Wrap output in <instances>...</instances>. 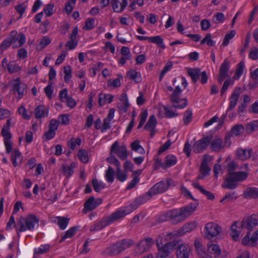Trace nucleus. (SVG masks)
Returning <instances> with one entry per match:
<instances>
[{"instance_id":"412c9836","label":"nucleus","mask_w":258,"mask_h":258,"mask_svg":"<svg viewBox=\"0 0 258 258\" xmlns=\"http://www.w3.org/2000/svg\"><path fill=\"white\" fill-rule=\"evenodd\" d=\"M137 38L139 40H148L150 42L156 44L158 47L164 49L165 47L163 43V39L160 36H156L154 37H149L146 36H137Z\"/></svg>"},{"instance_id":"7c9ffc66","label":"nucleus","mask_w":258,"mask_h":258,"mask_svg":"<svg viewBox=\"0 0 258 258\" xmlns=\"http://www.w3.org/2000/svg\"><path fill=\"white\" fill-rule=\"evenodd\" d=\"M177 162L176 157L172 155H168L166 157L165 161L161 164V167L163 169H166L175 165Z\"/></svg>"},{"instance_id":"aec40b11","label":"nucleus","mask_w":258,"mask_h":258,"mask_svg":"<svg viewBox=\"0 0 258 258\" xmlns=\"http://www.w3.org/2000/svg\"><path fill=\"white\" fill-rule=\"evenodd\" d=\"M241 88L240 87H236L231 94L229 98L230 103L229 106L227 110V112L232 110L236 105L239 97L241 93Z\"/></svg>"},{"instance_id":"f257e3e1","label":"nucleus","mask_w":258,"mask_h":258,"mask_svg":"<svg viewBox=\"0 0 258 258\" xmlns=\"http://www.w3.org/2000/svg\"><path fill=\"white\" fill-rule=\"evenodd\" d=\"M198 205V201L196 200L186 206L169 210L159 216V221L163 222L171 220L174 224L181 223L195 211Z\"/></svg>"},{"instance_id":"0e129e2a","label":"nucleus","mask_w":258,"mask_h":258,"mask_svg":"<svg viewBox=\"0 0 258 258\" xmlns=\"http://www.w3.org/2000/svg\"><path fill=\"white\" fill-rule=\"evenodd\" d=\"M95 19L94 18L87 19L85 22V26L83 27L84 29L89 30L94 28Z\"/></svg>"},{"instance_id":"b1692460","label":"nucleus","mask_w":258,"mask_h":258,"mask_svg":"<svg viewBox=\"0 0 258 258\" xmlns=\"http://www.w3.org/2000/svg\"><path fill=\"white\" fill-rule=\"evenodd\" d=\"M197 226V223L195 221L186 223L176 231V234L178 236H182L194 230Z\"/></svg>"},{"instance_id":"2f4dec72","label":"nucleus","mask_w":258,"mask_h":258,"mask_svg":"<svg viewBox=\"0 0 258 258\" xmlns=\"http://www.w3.org/2000/svg\"><path fill=\"white\" fill-rule=\"evenodd\" d=\"M48 114V109L44 105H39L35 109V114L36 118H40Z\"/></svg>"},{"instance_id":"0eeeda50","label":"nucleus","mask_w":258,"mask_h":258,"mask_svg":"<svg viewBox=\"0 0 258 258\" xmlns=\"http://www.w3.org/2000/svg\"><path fill=\"white\" fill-rule=\"evenodd\" d=\"M154 244V240L151 237H147L141 240L137 245L135 250L138 254H142L148 251Z\"/></svg>"},{"instance_id":"1a4fd4ad","label":"nucleus","mask_w":258,"mask_h":258,"mask_svg":"<svg viewBox=\"0 0 258 258\" xmlns=\"http://www.w3.org/2000/svg\"><path fill=\"white\" fill-rule=\"evenodd\" d=\"M221 231V227L214 222H209L205 227V234L209 239L217 236Z\"/></svg>"},{"instance_id":"ea45409f","label":"nucleus","mask_w":258,"mask_h":258,"mask_svg":"<svg viewBox=\"0 0 258 258\" xmlns=\"http://www.w3.org/2000/svg\"><path fill=\"white\" fill-rule=\"evenodd\" d=\"M127 77L131 80H134L136 83H140L141 81L140 73L135 70H130L127 73Z\"/></svg>"},{"instance_id":"4c0bfd02","label":"nucleus","mask_w":258,"mask_h":258,"mask_svg":"<svg viewBox=\"0 0 258 258\" xmlns=\"http://www.w3.org/2000/svg\"><path fill=\"white\" fill-rule=\"evenodd\" d=\"M121 252L134 244V241L131 239H124L118 241Z\"/></svg>"},{"instance_id":"f704fd0d","label":"nucleus","mask_w":258,"mask_h":258,"mask_svg":"<svg viewBox=\"0 0 258 258\" xmlns=\"http://www.w3.org/2000/svg\"><path fill=\"white\" fill-rule=\"evenodd\" d=\"M113 96L111 94H100L99 95L98 104L100 107H102L106 102L108 103L112 102Z\"/></svg>"},{"instance_id":"cd10ccee","label":"nucleus","mask_w":258,"mask_h":258,"mask_svg":"<svg viewBox=\"0 0 258 258\" xmlns=\"http://www.w3.org/2000/svg\"><path fill=\"white\" fill-rule=\"evenodd\" d=\"M78 28L75 27L73 28L72 33L70 36V40L68 41L66 44V46L70 49H74L78 45V41L76 40L78 35Z\"/></svg>"},{"instance_id":"c756f323","label":"nucleus","mask_w":258,"mask_h":258,"mask_svg":"<svg viewBox=\"0 0 258 258\" xmlns=\"http://www.w3.org/2000/svg\"><path fill=\"white\" fill-rule=\"evenodd\" d=\"M23 157L21 153L18 150H15L12 154L11 160L14 167L22 163Z\"/></svg>"},{"instance_id":"6e6d98bb","label":"nucleus","mask_w":258,"mask_h":258,"mask_svg":"<svg viewBox=\"0 0 258 258\" xmlns=\"http://www.w3.org/2000/svg\"><path fill=\"white\" fill-rule=\"evenodd\" d=\"M235 34L236 32L235 30H231L229 31L228 33L226 34L224 38L222 45L223 46H227L230 40L234 37Z\"/></svg>"},{"instance_id":"6e6552de","label":"nucleus","mask_w":258,"mask_h":258,"mask_svg":"<svg viewBox=\"0 0 258 258\" xmlns=\"http://www.w3.org/2000/svg\"><path fill=\"white\" fill-rule=\"evenodd\" d=\"M129 213V206L126 207H122L117 209L115 212L112 213L109 216L106 217L109 223L110 224L115 221L123 218Z\"/></svg>"},{"instance_id":"ddd939ff","label":"nucleus","mask_w":258,"mask_h":258,"mask_svg":"<svg viewBox=\"0 0 258 258\" xmlns=\"http://www.w3.org/2000/svg\"><path fill=\"white\" fill-rule=\"evenodd\" d=\"M250 232L248 231L246 235L242 239V243L243 245H249L251 247H254L257 245L258 240V230L254 232L250 238Z\"/></svg>"},{"instance_id":"7ed1b4c3","label":"nucleus","mask_w":258,"mask_h":258,"mask_svg":"<svg viewBox=\"0 0 258 258\" xmlns=\"http://www.w3.org/2000/svg\"><path fill=\"white\" fill-rule=\"evenodd\" d=\"M247 174L244 172L239 171L234 173H228L222 187L228 189H234L237 185L236 182L244 180L247 177Z\"/></svg>"},{"instance_id":"864d4df0","label":"nucleus","mask_w":258,"mask_h":258,"mask_svg":"<svg viewBox=\"0 0 258 258\" xmlns=\"http://www.w3.org/2000/svg\"><path fill=\"white\" fill-rule=\"evenodd\" d=\"M13 43L14 44V43L12 40H10L8 38L4 40L0 45V54H2Z\"/></svg>"},{"instance_id":"9b49d317","label":"nucleus","mask_w":258,"mask_h":258,"mask_svg":"<svg viewBox=\"0 0 258 258\" xmlns=\"http://www.w3.org/2000/svg\"><path fill=\"white\" fill-rule=\"evenodd\" d=\"M102 203L101 199H95L93 196L90 197L85 203L83 209V213H86L96 208Z\"/></svg>"},{"instance_id":"f3484780","label":"nucleus","mask_w":258,"mask_h":258,"mask_svg":"<svg viewBox=\"0 0 258 258\" xmlns=\"http://www.w3.org/2000/svg\"><path fill=\"white\" fill-rule=\"evenodd\" d=\"M208 156L207 155H204L203 156V161L200 167L201 174L198 176V179H203L205 176L209 175L211 169L208 165Z\"/></svg>"},{"instance_id":"20e7f679","label":"nucleus","mask_w":258,"mask_h":258,"mask_svg":"<svg viewBox=\"0 0 258 258\" xmlns=\"http://www.w3.org/2000/svg\"><path fill=\"white\" fill-rule=\"evenodd\" d=\"M258 225V214H253L251 215L245 217L241 222L242 228L247 229L251 231Z\"/></svg>"},{"instance_id":"2eb2a0df","label":"nucleus","mask_w":258,"mask_h":258,"mask_svg":"<svg viewBox=\"0 0 258 258\" xmlns=\"http://www.w3.org/2000/svg\"><path fill=\"white\" fill-rule=\"evenodd\" d=\"M10 40H12L14 43L16 41H18L19 44H14L13 47L16 48L22 46L26 41V38L24 34L20 33L17 35V32L16 31H13L11 32V34L8 38Z\"/></svg>"},{"instance_id":"8fccbe9b","label":"nucleus","mask_w":258,"mask_h":258,"mask_svg":"<svg viewBox=\"0 0 258 258\" xmlns=\"http://www.w3.org/2000/svg\"><path fill=\"white\" fill-rule=\"evenodd\" d=\"M257 129L258 120H254L250 122L245 127V130L248 134H250L252 132L256 131Z\"/></svg>"},{"instance_id":"774afa93","label":"nucleus","mask_w":258,"mask_h":258,"mask_svg":"<svg viewBox=\"0 0 258 258\" xmlns=\"http://www.w3.org/2000/svg\"><path fill=\"white\" fill-rule=\"evenodd\" d=\"M121 54L124 56H126V58L130 60L132 57V55L128 47L126 46H122L121 48Z\"/></svg>"},{"instance_id":"3c124183","label":"nucleus","mask_w":258,"mask_h":258,"mask_svg":"<svg viewBox=\"0 0 258 258\" xmlns=\"http://www.w3.org/2000/svg\"><path fill=\"white\" fill-rule=\"evenodd\" d=\"M69 218L65 217H58L57 223L59 226L60 229H61V230H64L67 228L69 224Z\"/></svg>"},{"instance_id":"f03ea898","label":"nucleus","mask_w":258,"mask_h":258,"mask_svg":"<svg viewBox=\"0 0 258 258\" xmlns=\"http://www.w3.org/2000/svg\"><path fill=\"white\" fill-rule=\"evenodd\" d=\"M39 219L34 215L29 214L26 218L21 217L18 222L20 225V228L17 229L18 236H20V233L27 230L33 231L36 225L39 226Z\"/></svg>"},{"instance_id":"69168bd1","label":"nucleus","mask_w":258,"mask_h":258,"mask_svg":"<svg viewBox=\"0 0 258 258\" xmlns=\"http://www.w3.org/2000/svg\"><path fill=\"white\" fill-rule=\"evenodd\" d=\"M54 5L52 4H47L44 8L43 11L47 16H51L53 14Z\"/></svg>"},{"instance_id":"4d7b16f0","label":"nucleus","mask_w":258,"mask_h":258,"mask_svg":"<svg viewBox=\"0 0 258 258\" xmlns=\"http://www.w3.org/2000/svg\"><path fill=\"white\" fill-rule=\"evenodd\" d=\"M244 67V63L243 61H241L237 65V69L234 77L236 79H239V78L242 75L243 72Z\"/></svg>"},{"instance_id":"13d9d810","label":"nucleus","mask_w":258,"mask_h":258,"mask_svg":"<svg viewBox=\"0 0 258 258\" xmlns=\"http://www.w3.org/2000/svg\"><path fill=\"white\" fill-rule=\"evenodd\" d=\"M131 147H132V149L135 151H138L140 150L141 151H140V152L141 154L145 153L144 149L140 145V142L138 140H136V141L133 142V143H132Z\"/></svg>"},{"instance_id":"a18cd8bd","label":"nucleus","mask_w":258,"mask_h":258,"mask_svg":"<svg viewBox=\"0 0 258 258\" xmlns=\"http://www.w3.org/2000/svg\"><path fill=\"white\" fill-rule=\"evenodd\" d=\"M237 222H235L231 226V229L232 231L231 236L235 241H237L238 240L239 236L240 233V231L237 230Z\"/></svg>"},{"instance_id":"a19ab883","label":"nucleus","mask_w":258,"mask_h":258,"mask_svg":"<svg viewBox=\"0 0 258 258\" xmlns=\"http://www.w3.org/2000/svg\"><path fill=\"white\" fill-rule=\"evenodd\" d=\"M157 124V121L156 117L154 115H152L149 117V120L144 126V128L153 130L155 128Z\"/></svg>"},{"instance_id":"c85d7f7f","label":"nucleus","mask_w":258,"mask_h":258,"mask_svg":"<svg viewBox=\"0 0 258 258\" xmlns=\"http://www.w3.org/2000/svg\"><path fill=\"white\" fill-rule=\"evenodd\" d=\"M211 147L213 151L218 152L221 149L224 148V145L222 142V139L219 137H215V138L211 141Z\"/></svg>"},{"instance_id":"bb28decb","label":"nucleus","mask_w":258,"mask_h":258,"mask_svg":"<svg viewBox=\"0 0 258 258\" xmlns=\"http://www.w3.org/2000/svg\"><path fill=\"white\" fill-rule=\"evenodd\" d=\"M121 252V250L118 241L106 247L104 250V253L108 255H116Z\"/></svg>"},{"instance_id":"5701e85b","label":"nucleus","mask_w":258,"mask_h":258,"mask_svg":"<svg viewBox=\"0 0 258 258\" xmlns=\"http://www.w3.org/2000/svg\"><path fill=\"white\" fill-rule=\"evenodd\" d=\"M110 224L106 217L103 218L102 220L95 222L90 227L89 230L91 232H97L100 231Z\"/></svg>"},{"instance_id":"37998d69","label":"nucleus","mask_w":258,"mask_h":258,"mask_svg":"<svg viewBox=\"0 0 258 258\" xmlns=\"http://www.w3.org/2000/svg\"><path fill=\"white\" fill-rule=\"evenodd\" d=\"M76 167V164L73 162L70 166L62 165V168L64 174L67 177H70L74 172V168Z\"/></svg>"},{"instance_id":"c03bdc74","label":"nucleus","mask_w":258,"mask_h":258,"mask_svg":"<svg viewBox=\"0 0 258 258\" xmlns=\"http://www.w3.org/2000/svg\"><path fill=\"white\" fill-rule=\"evenodd\" d=\"M92 184L94 188V190L96 192H100L101 189L104 188L105 187V184L103 182L98 180L96 179H92Z\"/></svg>"},{"instance_id":"a211bd4d","label":"nucleus","mask_w":258,"mask_h":258,"mask_svg":"<svg viewBox=\"0 0 258 258\" xmlns=\"http://www.w3.org/2000/svg\"><path fill=\"white\" fill-rule=\"evenodd\" d=\"M229 62L226 59L220 66L219 75L218 78L219 83H221L228 76V72L229 69Z\"/></svg>"},{"instance_id":"a878e982","label":"nucleus","mask_w":258,"mask_h":258,"mask_svg":"<svg viewBox=\"0 0 258 258\" xmlns=\"http://www.w3.org/2000/svg\"><path fill=\"white\" fill-rule=\"evenodd\" d=\"M171 246V243L166 242L162 247L158 248L156 258H168Z\"/></svg>"},{"instance_id":"473e14b6","label":"nucleus","mask_w":258,"mask_h":258,"mask_svg":"<svg viewBox=\"0 0 258 258\" xmlns=\"http://www.w3.org/2000/svg\"><path fill=\"white\" fill-rule=\"evenodd\" d=\"M252 149H238L237 151V155L238 157L241 160H245L249 158L251 156Z\"/></svg>"},{"instance_id":"680f3d73","label":"nucleus","mask_w":258,"mask_h":258,"mask_svg":"<svg viewBox=\"0 0 258 258\" xmlns=\"http://www.w3.org/2000/svg\"><path fill=\"white\" fill-rule=\"evenodd\" d=\"M172 197V196L170 195H164L161 200L163 202L165 203L166 204L171 206L174 204V199Z\"/></svg>"},{"instance_id":"c9c22d12","label":"nucleus","mask_w":258,"mask_h":258,"mask_svg":"<svg viewBox=\"0 0 258 258\" xmlns=\"http://www.w3.org/2000/svg\"><path fill=\"white\" fill-rule=\"evenodd\" d=\"M244 131V126L241 124L234 125L228 133L232 137L238 136L241 135Z\"/></svg>"},{"instance_id":"423d86ee","label":"nucleus","mask_w":258,"mask_h":258,"mask_svg":"<svg viewBox=\"0 0 258 258\" xmlns=\"http://www.w3.org/2000/svg\"><path fill=\"white\" fill-rule=\"evenodd\" d=\"M115 153L122 160H125L128 156V152L125 145L119 146L117 141L115 142L111 147L110 155Z\"/></svg>"},{"instance_id":"603ef678","label":"nucleus","mask_w":258,"mask_h":258,"mask_svg":"<svg viewBox=\"0 0 258 258\" xmlns=\"http://www.w3.org/2000/svg\"><path fill=\"white\" fill-rule=\"evenodd\" d=\"M64 73L65 74L64 77V81L67 83L70 82L71 78H72V69L71 66H67L63 67Z\"/></svg>"},{"instance_id":"4be33fe9","label":"nucleus","mask_w":258,"mask_h":258,"mask_svg":"<svg viewBox=\"0 0 258 258\" xmlns=\"http://www.w3.org/2000/svg\"><path fill=\"white\" fill-rule=\"evenodd\" d=\"M119 101L120 102L118 104V108L120 112L126 113L130 106L126 93H123L120 95Z\"/></svg>"},{"instance_id":"4468645a","label":"nucleus","mask_w":258,"mask_h":258,"mask_svg":"<svg viewBox=\"0 0 258 258\" xmlns=\"http://www.w3.org/2000/svg\"><path fill=\"white\" fill-rule=\"evenodd\" d=\"M12 89L13 92H17L19 95V98H21L24 95L26 88V86L24 83H21V80L19 78L13 80L11 82Z\"/></svg>"},{"instance_id":"39448f33","label":"nucleus","mask_w":258,"mask_h":258,"mask_svg":"<svg viewBox=\"0 0 258 258\" xmlns=\"http://www.w3.org/2000/svg\"><path fill=\"white\" fill-rule=\"evenodd\" d=\"M181 93V90L179 86H176L173 93L170 96V100L173 104V107L175 108L181 109L185 107L187 105V99L186 98L183 99L184 103L181 105H178V104L181 100V99L179 98V95Z\"/></svg>"},{"instance_id":"bf43d9fd","label":"nucleus","mask_w":258,"mask_h":258,"mask_svg":"<svg viewBox=\"0 0 258 258\" xmlns=\"http://www.w3.org/2000/svg\"><path fill=\"white\" fill-rule=\"evenodd\" d=\"M147 116H148L147 110L146 109L141 113V114L140 115V123L138 126V128H140L143 126V125H144V123L145 122V121L147 119Z\"/></svg>"},{"instance_id":"e2e57ef3","label":"nucleus","mask_w":258,"mask_h":258,"mask_svg":"<svg viewBox=\"0 0 258 258\" xmlns=\"http://www.w3.org/2000/svg\"><path fill=\"white\" fill-rule=\"evenodd\" d=\"M163 109L165 112V115L167 117L171 118L178 115L177 113H175L173 110H170L166 106L163 105Z\"/></svg>"},{"instance_id":"393cba45","label":"nucleus","mask_w":258,"mask_h":258,"mask_svg":"<svg viewBox=\"0 0 258 258\" xmlns=\"http://www.w3.org/2000/svg\"><path fill=\"white\" fill-rule=\"evenodd\" d=\"M190 249L188 245L185 244H181L178 246L176 250L177 258H188L189 255Z\"/></svg>"},{"instance_id":"5fc2aeb1","label":"nucleus","mask_w":258,"mask_h":258,"mask_svg":"<svg viewBox=\"0 0 258 258\" xmlns=\"http://www.w3.org/2000/svg\"><path fill=\"white\" fill-rule=\"evenodd\" d=\"M192 112L191 110H187L184 113L183 120L184 124H188L192 120Z\"/></svg>"},{"instance_id":"49530a36","label":"nucleus","mask_w":258,"mask_h":258,"mask_svg":"<svg viewBox=\"0 0 258 258\" xmlns=\"http://www.w3.org/2000/svg\"><path fill=\"white\" fill-rule=\"evenodd\" d=\"M78 157L84 163H87L89 161L88 152L85 149H80L79 150Z\"/></svg>"},{"instance_id":"f8f14e48","label":"nucleus","mask_w":258,"mask_h":258,"mask_svg":"<svg viewBox=\"0 0 258 258\" xmlns=\"http://www.w3.org/2000/svg\"><path fill=\"white\" fill-rule=\"evenodd\" d=\"M153 195H142L137 198L133 202L129 205V213H131L137 209L140 205L145 203L152 198Z\"/></svg>"},{"instance_id":"052dcab7","label":"nucleus","mask_w":258,"mask_h":258,"mask_svg":"<svg viewBox=\"0 0 258 258\" xmlns=\"http://www.w3.org/2000/svg\"><path fill=\"white\" fill-rule=\"evenodd\" d=\"M114 174V171L113 168L111 166H109L105 175L106 179L109 182H113Z\"/></svg>"},{"instance_id":"9d476101","label":"nucleus","mask_w":258,"mask_h":258,"mask_svg":"<svg viewBox=\"0 0 258 258\" xmlns=\"http://www.w3.org/2000/svg\"><path fill=\"white\" fill-rule=\"evenodd\" d=\"M212 140V137L206 136L203 137L200 140L195 142L193 145V151L196 153H199L203 152L208 146Z\"/></svg>"},{"instance_id":"e433bc0d","label":"nucleus","mask_w":258,"mask_h":258,"mask_svg":"<svg viewBox=\"0 0 258 258\" xmlns=\"http://www.w3.org/2000/svg\"><path fill=\"white\" fill-rule=\"evenodd\" d=\"M208 250L210 253L214 254L215 256L220 255L221 253L219 245L212 242L208 243Z\"/></svg>"},{"instance_id":"79ce46f5","label":"nucleus","mask_w":258,"mask_h":258,"mask_svg":"<svg viewBox=\"0 0 258 258\" xmlns=\"http://www.w3.org/2000/svg\"><path fill=\"white\" fill-rule=\"evenodd\" d=\"M77 231V227H73L70 228L69 230L66 231L64 234V235L62 236L60 242L63 241L67 238L72 237L76 233Z\"/></svg>"},{"instance_id":"09e8293b","label":"nucleus","mask_w":258,"mask_h":258,"mask_svg":"<svg viewBox=\"0 0 258 258\" xmlns=\"http://www.w3.org/2000/svg\"><path fill=\"white\" fill-rule=\"evenodd\" d=\"M81 144V139L79 138L75 139L72 138L68 142V147L72 150H74L76 147V145L80 146Z\"/></svg>"},{"instance_id":"338daca9","label":"nucleus","mask_w":258,"mask_h":258,"mask_svg":"<svg viewBox=\"0 0 258 258\" xmlns=\"http://www.w3.org/2000/svg\"><path fill=\"white\" fill-rule=\"evenodd\" d=\"M2 135L4 138V140L11 139L12 138V135L8 127H3L2 128Z\"/></svg>"},{"instance_id":"58836bf2","label":"nucleus","mask_w":258,"mask_h":258,"mask_svg":"<svg viewBox=\"0 0 258 258\" xmlns=\"http://www.w3.org/2000/svg\"><path fill=\"white\" fill-rule=\"evenodd\" d=\"M51 248L49 244H42L39 247L34 249V254H42L48 252Z\"/></svg>"},{"instance_id":"dca6fc26","label":"nucleus","mask_w":258,"mask_h":258,"mask_svg":"<svg viewBox=\"0 0 258 258\" xmlns=\"http://www.w3.org/2000/svg\"><path fill=\"white\" fill-rule=\"evenodd\" d=\"M170 180H167L166 184L163 181L159 182L155 184L147 194H161L165 192L170 185Z\"/></svg>"},{"instance_id":"72a5a7b5","label":"nucleus","mask_w":258,"mask_h":258,"mask_svg":"<svg viewBox=\"0 0 258 258\" xmlns=\"http://www.w3.org/2000/svg\"><path fill=\"white\" fill-rule=\"evenodd\" d=\"M187 74L191 78L194 83H196L199 79L200 69L199 68H189L187 70Z\"/></svg>"},{"instance_id":"6ab92c4d","label":"nucleus","mask_w":258,"mask_h":258,"mask_svg":"<svg viewBox=\"0 0 258 258\" xmlns=\"http://www.w3.org/2000/svg\"><path fill=\"white\" fill-rule=\"evenodd\" d=\"M229 62L226 59L220 66L219 75L218 78L219 83H221L228 76V72L229 69Z\"/></svg>"},{"instance_id":"de8ad7c7","label":"nucleus","mask_w":258,"mask_h":258,"mask_svg":"<svg viewBox=\"0 0 258 258\" xmlns=\"http://www.w3.org/2000/svg\"><path fill=\"white\" fill-rule=\"evenodd\" d=\"M21 68L19 67L15 61H11L9 62L8 71L11 74L16 73L21 70Z\"/></svg>"}]
</instances>
